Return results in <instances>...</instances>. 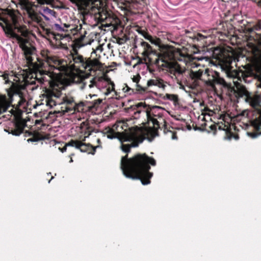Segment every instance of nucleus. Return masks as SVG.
<instances>
[{
    "label": "nucleus",
    "mask_w": 261,
    "mask_h": 261,
    "mask_svg": "<svg viewBox=\"0 0 261 261\" xmlns=\"http://www.w3.org/2000/svg\"><path fill=\"white\" fill-rule=\"evenodd\" d=\"M6 33L11 38L15 39L23 51L28 67L32 69L35 74L36 80L41 84L47 82L50 84L54 75L53 71L57 70L60 72L66 73L70 67L76 71L86 70L95 71L100 65L97 59L84 58L76 50H74L68 56V61L60 59L55 56H47L44 59L37 58V61L34 62L31 55L35 47L28 38L29 31L24 25H20L15 18H13L12 24L7 23Z\"/></svg>",
    "instance_id": "obj_1"
},
{
    "label": "nucleus",
    "mask_w": 261,
    "mask_h": 261,
    "mask_svg": "<svg viewBox=\"0 0 261 261\" xmlns=\"http://www.w3.org/2000/svg\"><path fill=\"white\" fill-rule=\"evenodd\" d=\"M187 75L191 80L192 84L190 86L192 89L199 86L202 81L214 90L216 89V85H220L227 88L230 95L233 94L238 98H243L252 107L260 105V97L258 95L249 92L244 86L238 83V81H233L236 88L233 87L230 83H227L221 77L219 73L215 71L209 69L191 70Z\"/></svg>",
    "instance_id": "obj_2"
},
{
    "label": "nucleus",
    "mask_w": 261,
    "mask_h": 261,
    "mask_svg": "<svg viewBox=\"0 0 261 261\" xmlns=\"http://www.w3.org/2000/svg\"><path fill=\"white\" fill-rule=\"evenodd\" d=\"M156 164L155 160L145 154H138L128 159L127 155L121 158L120 168L123 175L132 179H140L143 185L150 183V179L153 174L149 172L150 167Z\"/></svg>",
    "instance_id": "obj_3"
},
{
    "label": "nucleus",
    "mask_w": 261,
    "mask_h": 261,
    "mask_svg": "<svg viewBox=\"0 0 261 261\" xmlns=\"http://www.w3.org/2000/svg\"><path fill=\"white\" fill-rule=\"evenodd\" d=\"M141 45L143 48L142 55L144 57L149 58L151 55L155 56L156 58L152 61L160 69L166 70L175 77L177 83L180 86V89H184V83L188 85L186 77L185 70L179 66L172 64L170 61L172 58L171 54L168 51L158 53L153 50L150 44L145 41H141ZM173 78V76H172Z\"/></svg>",
    "instance_id": "obj_4"
},
{
    "label": "nucleus",
    "mask_w": 261,
    "mask_h": 261,
    "mask_svg": "<svg viewBox=\"0 0 261 261\" xmlns=\"http://www.w3.org/2000/svg\"><path fill=\"white\" fill-rule=\"evenodd\" d=\"M108 137L110 139L118 138L121 144L122 150L126 153L130 151V148L137 147L145 139L143 132L139 128H132L128 132L117 133V136L108 135Z\"/></svg>",
    "instance_id": "obj_5"
},
{
    "label": "nucleus",
    "mask_w": 261,
    "mask_h": 261,
    "mask_svg": "<svg viewBox=\"0 0 261 261\" xmlns=\"http://www.w3.org/2000/svg\"><path fill=\"white\" fill-rule=\"evenodd\" d=\"M164 109L159 106H151L149 111L147 121L149 123H151L153 129L150 132L152 138L158 136V129L165 125V120L163 117Z\"/></svg>",
    "instance_id": "obj_6"
},
{
    "label": "nucleus",
    "mask_w": 261,
    "mask_h": 261,
    "mask_svg": "<svg viewBox=\"0 0 261 261\" xmlns=\"http://www.w3.org/2000/svg\"><path fill=\"white\" fill-rule=\"evenodd\" d=\"M9 74L5 73L2 75L5 83L8 84L11 83V87L8 92L9 97L11 98L12 96H18L19 100L18 102V105L21 106L26 102L25 97L28 94L26 90L27 84L25 83H15L12 82L9 79Z\"/></svg>",
    "instance_id": "obj_7"
},
{
    "label": "nucleus",
    "mask_w": 261,
    "mask_h": 261,
    "mask_svg": "<svg viewBox=\"0 0 261 261\" xmlns=\"http://www.w3.org/2000/svg\"><path fill=\"white\" fill-rule=\"evenodd\" d=\"M62 88L63 86L59 87L58 85L55 84L50 90L46 92L47 106L53 108L57 105H61L60 97L62 95V93L60 89Z\"/></svg>",
    "instance_id": "obj_8"
},
{
    "label": "nucleus",
    "mask_w": 261,
    "mask_h": 261,
    "mask_svg": "<svg viewBox=\"0 0 261 261\" xmlns=\"http://www.w3.org/2000/svg\"><path fill=\"white\" fill-rule=\"evenodd\" d=\"M61 104H66V112H71L75 111L80 106H83V103L77 104L75 101L74 92H70L65 93L64 95L60 97Z\"/></svg>",
    "instance_id": "obj_9"
},
{
    "label": "nucleus",
    "mask_w": 261,
    "mask_h": 261,
    "mask_svg": "<svg viewBox=\"0 0 261 261\" xmlns=\"http://www.w3.org/2000/svg\"><path fill=\"white\" fill-rule=\"evenodd\" d=\"M150 106L146 105L145 102H139L133 106V110H134V117L135 119L139 118L141 113L145 115L147 119L148 118L149 111L150 108Z\"/></svg>",
    "instance_id": "obj_10"
},
{
    "label": "nucleus",
    "mask_w": 261,
    "mask_h": 261,
    "mask_svg": "<svg viewBox=\"0 0 261 261\" xmlns=\"http://www.w3.org/2000/svg\"><path fill=\"white\" fill-rule=\"evenodd\" d=\"M67 145L74 147L80 149L81 152H86L88 148V145L87 144L82 143L79 140H71L67 143Z\"/></svg>",
    "instance_id": "obj_11"
},
{
    "label": "nucleus",
    "mask_w": 261,
    "mask_h": 261,
    "mask_svg": "<svg viewBox=\"0 0 261 261\" xmlns=\"http://www.w3.org/2000/svg\"><path fill=\"white\" fill-rule=\"evenodd\" d=\"M39 12L45 19L47 21L50 20L53 17H56V12L47 7L43 8Z\"/></svg>",
    "instance_id": "obj_12"
},
{
    "label": "nucleus",
    "mask_w": 261,
    "mask_h": 261,
    "mask_svg": "<svg viewBox=\"0 0 261 261\" xmlns=\"http://www.w3.org/2000/svg\"><path fill=\"white\" fill-rule=\"evenodd\" d=\"M253 125L258 133H248V135L252 138H255L261 134V115L253 121Z\"/></svg>",
    "instance_id": "obj_13"
},
{
    "label": "nucleus",
    "mask_w": 261,
    "mask_h": 261,
    "mask_svg": "<svg viewBox=\"0 0 261 261\" xmlns=\"http://www.w3.org/2000/svg\"><path fill=\"white\" fill-rule=\"evenodd\" d=\"M92 41H93V40L91 41L90 39H88V38L86 37L85 35H82L77 39V45H78L79 47H81L87 44H90Z\"/></svg>",
    "instance_id": "obj_14"
},
{
    "label": "nucleus",
    "mask_w": 261,
    "mask_h": 261,
    "mask_svg": "<svg viewBox=\"0 0 261 261\" xmlns=\"http://www.w3.org/2000/svg\"><path fill=\"white\" fill-rule=\"evenodd\" d=\"M143 37L145 39L149 40L152 44L157 45L159 43L158 40L156 39L153 38L147 32H146L145 34L143 36Z\"/></svg>",
    "instance_id": "obj_15"
},
{
    "label": "nucleus",
    "mask_w": 261,
    "mask_h": 261,
    "mask_svg": "<svg viewBox=\"0 0 261 261\" xmlns=\"http://www.w3.org/2000/svg\"><path fill=\"white\" fill-rule=\"evenodd\" d=\"M29 16L33 21L39 22L40 21V18L37 14L34 12H29Z\"/></svg>",
    "instance_id": "obj_16"
},
{
    "label": "nucleus",
    "mask_w": 261,
    "mask_h": 261,
    "mask_svg": "<svg viewBox=\"0 0 261 261\" xmlns=\"http://www.w3.org/2000/svg\"><path fill=\"white\" fill-rule=\"evenodd\" d=\"M87 86H88L89 88H92L94 86L97 87V83L95 81V79H93L92 80H91L89 82V84H88L87 83V82H85L83 84V87H82V88H83V87H86Z\"/></svg>",
    "instance_id": "obj_17"
},
{
    "label": "nucleus",
    "mask_w": 261,
    "mask_h": 261,
    "mask_svg": "<svg viewBox=\"0 0 261 261\" xmlns=\"http://www.w3.org/2000/svg\"><path fill=\"white\" fill-rule=\"evenodd\" d=\"M18 4L22 9L28 10L29 8V2L28 0H19Z\"/></svg>",
    "instance_id": "obj_18"
},
{
    "label": "nucleus",
    "mask_w": 261,
    "mask_h": 261,
    "mask_svg": "<svg viewBox=\"0 0 261 261\" xmlns=\"http://www.w3.org/2000/svg\"><path fill=\"white\" fill-rule=\"evenodd\" d=\"M179 57L177 58V60L180 61L186 62L190 59V56L188 54H184L182 53H179Z\"/></svg>",
    "instance_id": "obj_19"
},
{
    "label": "nucleus",
    "mask_w": 261,
    "mask_h": 261,
    "mask_svg": "<svg viewBox=\"0 0 261 261\" xmlns=\"http://www.w3.org/2000/svg\"><path fill=\"white\" fill-rule=\"evenodd\" d=\"M166 97L167 99L173 101L175 103L178 101V97L176 95L167 94Z\"/></svg>",
    "instance_id": "obj_20"
},
{
    "label": "nucleus",
    "mask_w": 261,
    "mask_h": 261,
    "mask_svg": "<svg viewBox=\"0 0 261 261\" xmlns=\"http://www.w3.org/2000/svg\"><path fill=\"white\" fill-rule=\"evenodd\" d=\"M136 92L139 93H143L146 90V88L143 87L140 85L139 84V83L136 84Z\"/></svg>",
    "instance_id": "obj_21"
},
{
    "label": "nucleus",
    "mask_w": 261,
    "mask_h": 261,
    "mask_svg": "<svg viewBox=\"0 0 261 261\" xmlns=\"http://www.w3.org/2000/svg\"><path fill=\"white\" fill-rule=\"evenodd\" d=\"M102 102V100L101 99H97L96 100H94L92 102L91 106H89V107L91 109L97 108L98 105Z\"/></svg>",
    "instance_id": "obj_22"
},
{
    "label": "nucleus",
    "mask_w": 261,
    "mask_h": 261,
    "mask_svg": "<svg viewBox=\"0 0 261 261\" xmlns=\"http://www.w3.org/2000/svg\"><path fill=\"white\" fill-rule=\"evenodd\" d=\"M23 132L22 128H18L17 129L12 130V134L15 136H19Z\"/></svg>",
    "instance_id": "obj_23"
},
{
    "label": "nucleus",
    "mask_w": 261,
    "mask_h": 261,
    "mask_svg": "<svg viewBox=\"0 0 261 261\" xmlns=\"http://www.w3.org/2000/svg\"><path fill=\"white\" fill-rule=\"evenodd\" d=\"M155 86H157L161 88L164 89L165 87H166V85L164 84L163 80L159 79H157L156 85H155Z\"/></svg>",
    "instance_id": "obj_24"
},
{
    "label": "nucleus",
    "mask_w": 261,
    "mask_h": 261,
    "mask_svg": "<svg viewBox=\"0 0 261 261\" xmlns=\"http://www.w3.org/2000/svg\"><path fill=\"white\" fill-rule=\"evenodd\" d=\"M156 81L157 79H151L148 81L147 83V87L155 86L156 85Z\"/></svg>",
    "instance_id": "obj_25"
},
{
    "label": "nucleus",
    "mask_w": 261,
    "mask_h": 261,
    "mask_svg": "<svg viewBox=\"0 0 261 261\" xmlns=\"http://www.w3.org/2000/svg\"><path fill=\"white\" fill-rule=\"evenodd\" d=\"M123 90L124 92L129 93L130 94L132 93H134V89L130 88L127 85H126L125 87L123 88Z\"/></svg>",
    "instance_id": "obj_26"
},
{
    "label": "nucleus",
    "mask_w": 261,
    "mask_h": 261,
    "mask_svg": "<svg viewBox=\"0 0 261 261\" xmlns=\"http://www.w3.org/2000/svg\"><path fill=\"white\" fill-rule=\"evenodd\" d=\"M114 89V84L112 83L111 84V87L109 86V88L107 89V92H105L106 95H109L113 90Z\"/></svg>",
    "instance_id": "obj_27"
},
{
    "label": "nucleus",
    "mask_w": 261,
    "mask_h": 261,
    "mask_svg": "<svg viewBox=\"0 0 261 261\" xmlns=\"http://www.w3.org/2000/svg\"><path fill=\"white\" fill-rule=\"evenodd\" d=\"M140 79V75L139 74H138L136 76H134V77L132 78V80L134 83L137 84L139 82Z\"/></svg>",
    "instance_id": "obj_28"
},
{
    "label": "nucleus",
    "mask_w": 261,
    "mask_h": 261,
    "mask_svg": "<svg viewBox=\"0 0 261 261\" xmlns=\"http://www.w3.org/2000/svg\"><path fill=\"white\" fill-rule=\"evenodd\" d=\"M54 28L56 30L58 31H64V30L60 26V25L59 24H57V23H55L54 25Z\"/></svg>",
    "instance_id": "obj_29"
},
{
    "label": "nucleus",
    "mask_w": 261,
    "mask_h": 261,
    "mask_svg": "<svg viewBox=\"0 0 261 261\" xmlns=\"http://www.w3.org/2000/svg\"><path fill=\"white\" fill-rule=\"evenodd\" d=\"M8 108V106L1 105L0 106V114H2V113L6 111Z\"/></svg>",
    "instance_id": "obj_30"
},
{
    "label": "nucleus",
    "mask_w": 261,
    "mask_h": 261,
    "mask_svg": "<svg viewBox=\"0 0 261 261\" xmlns=\"http://www.w3.org/2000/svg\"><path fill=\"white\" fill-rule=\"evenodd\" d=\"M217 126L218 127V128H219V129H222L221 127V126H220V125H217V126H216V125H211V126H210V127H211V128L212 130H214V129H216Z\"/></svg>",
    "instance_id": "obj_31"
},
{
    "label": "nucleus",
    "mask_w": 261,
    "mask_h": 261,
    "mask_svg": "<svg viewBox=\"0 0 261 261\" xmlns=\"http://www.w3.org/2000/svg\"><path fill=\"white\" fill-rule=\"evenodd\" d=\"M138 33L141 34L142 36L145 34L146 32L143 30H139L138 31Z\"/></svg>",
    "instance_id": "obj_32"
},
{
    "label": "nucleus",
    "mask_w": 261,
    "mask_h": 261,
    "mask_svg": "<svg viewBox=\"0 0 261 261\" xmlns=\"http://www.w3.org/2000/svg\"><path fill=\"white\" fill-rule=\"evenodd\" d=\"M67 146H69L68 145H67V143L65 145V146H64L62 149H61V152H64L66 151V149H67V148H66Z\"/></svg>",
    "instance_id": "obj_33"
},
{
    "label": "nucleus",
    "mask_w": 261,
    "mask_h": 261,
    "mask_svg": "<svg viewBox=\"0 0 261 261\" xmlns=\"http://www.w3.org/2000/svg\"><path fill=\"white\" fill-rule=\"evenodd\" d=\"M258 44L261 45V34L259 35L258 38Z\"/></svg>",
    "instance_id": "obj_34"
},
{
    "label": "nucleus",
    "mask_w": 261,
    "mask_h": 261,
    "mask_svg": "<svg viewBox=\"0 0 261 261\" xmlns=\"http://www.w3.org/2000/svg\"><path fill=\"white\" fill-rule=\"evenodd\" d=\"M198 36H199V38H198V39H201L204 38L203 36L201 34H199Z\"/></svg>",
    "instance_id": "obj_35"
},
{
    "label": "nucleus",
    "mask_w": 261,
    "mask_h": 261,
    "mask_svg": "<svg viewBox=\"0 0 261 261\" xmlns=\"http://www.w3.org/2000/svg\"><path fill=\"white\" fill-rule=\"evenodd\" d=\"M35 141V140H34V139H32V138H30V139H29L28 140V142H30V141H31V142H33V141Z\"/></svg>",
    "instance_id": "obj_36"
},
{
    "label": "nucleus",
    "mask_w": 261,
    "mask_h": 261,
    "mask_svg": "<svg viewBox=\"0 0 261 261\" xmlns=\"http://www.w3.org/2000/svg\"><path fill=\"white\" fill-rule=\"evenodd\" d=\"M97 147H98V146H96V147H95V148H94V149H93V150H94V152L92 153V154H94V152H95V149H96Z\"/></svg>",
    "instance_id": "obj_37"
},
{
    "label": "nucleus",
    "mask_w": 261,
    "mask_h": 261,
    "mask_svg": "<svg viewBox=\"0 0 261 261\" xmlns=\"http://www.w3.org/2000/svg\"><path fill=\"white\" fill-rule=\"evenodd\" d=\"M89 96H90V97L91 98L92 96H96V95H95V94H93V95L92 96L91 94H90V95H89Z\"/></svg>",
    "instance_id": "obj_38"
},
{
    "label": "nucleus",
    "mask_w": 261,
    "mask_h": 261,
    "mask_svg": "<svg viewBox=\"0 0 261 261\" xmlns=\"http://www.w3.org/2000/svg\"><path fill=\"white\" fill-rule=\"evenodd\" d=\"M141 2H142L143 4H145V0H141Z\"/></svg>",
    "instance_id": "obj_39"
},
{
    "label": "nucleus",
    "mask_w": 261,
    "mask_h": 261,
    "mask_svg": "<svg viewBox=\"0 0 261 261\" xmlns=\"http://www.w3.org/2000/svg\"><path fill=\"white\" fill-rule=\"evenodd\" d=\"M53 178H54V177H53V176H52V177H51V179L48 181V182L49 183V182H50V180H51L52 179H53Z\"/></svg>",
    "instance_id": "obj_40"
},
{
    "label": "nucleus",
    "mask_w": 261,
    "mask_h": 261,
    "mask_svg": "<svg viewBox=\"0 0 261 261\" xmlns=\"http://www.w3.org/2000/svg\"><path fill=\"white\" fill-rule=\"evenodd\" d=\"M64 25L66 28H68V25H66V24H64Z\"/></svg>",
    "instance_id": "obj_41"
},
{
    "label": "nucleus",
    "mask_w": 261,
    "mask_h": 261,
    "mask_svg": "<svg viewBox=\"0 0 261 261\" xmlns=\"http://www.w3.org/2000/svg\"><path fill=\"white\" fill-rule=\"evenodd\" d=\"M73 162V160H72V159H71V160H70V162L71 163V162Z\"/></svg>",
    "instance_id": "obj_42"
},
{
    "label": "nucleus",
    "mask_w": 261,
    "mask_h": 261,
    "mask_svg": "<svg viewBox=\"0 0 261 261\" xmlns=\"http://www.w3.org/2000/svg\"><path fill=\"white\" fill-rule=\"evenodd\" d=\"M175 138H176V137H174V136H173L172 137V139H175Z\"/></svg>",
    "instance_id": "obj_43"
},
{
    "label": "nucleus",
    "mask_w": 261,
    "mask_h": 261,
    "mask_svg": "<svg viewBox=\"0 0 261 261\" xmlns=\"http://www.w3.org/2000/svg\"><path fill=\"white\" fill-rule=\"evenodd\" d=\"M84 33H85V34H86V31H84Z\"/></svg>",
    "instance_id": "obj_44"
}]
</instances>
